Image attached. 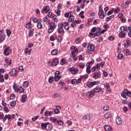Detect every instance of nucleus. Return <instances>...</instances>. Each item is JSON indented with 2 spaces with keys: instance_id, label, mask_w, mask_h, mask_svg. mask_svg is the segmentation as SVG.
Listing matches in <instances>:
<instances>
[{
  "instance_id": "9d476101",
  "label": "nucleus",
  "mask_w": 131,
  "mask_h": 131,
  "mask_svg": "<svg viewBox=\"0 0 131 131\" xmlns=\"http://www.w3.org/2000/svg\"><path fill=\"white\" fill-rule=\"evenodd\" d=\"M69 71L71 72L72 74H75V73H77L78 69H75L74 67H72L69 68Z\"/></svg>"
},
{
  "instance_id": "603ef678",
  "label": "nucleus",
  "mask_w": 131,
  "mask_h": 131,
  "mask_svg": "<svg viewBox=\"0 0 131 131\" xmlns=\"http://www.w3.org/2000/svg\"><path fill=\"white\" fill-rule=\"evenodd\" d=\"M31 26H32V25H31V23H28L26 25V28H27V29H30L31 28Z\"/></svg>"
},
{
  "instance_id": "7ed1b4c3",
  "label": "nucleus",
  "mask_w": 131,
  "mask_h": 131,
  "mask_svg": "<svg viewBox=\"0 0 131 131\" xmlns=\"http://www.w3.org/2000/svg\"><path fill=\"white\" fill-rule=\"evenodd\" d=\"M95 96V91L93 90L89 91L86 93V96L89 98H93Z\"/></svg>"
},
{
  "instance_id": "a211bd4d",
  "label": "nucleus",
  "mask_w": 131,
  "mask_h": 131,
  "mask_svg": "<svg viewBox=\"0 0 131 131\" xmlns=\"http://www.w3.org/2000/svg\"><path fill=\"white\" fill-rule=\"evenodd\" d=\"M53 129V125L50 123V122H47V125L46 126V130H52Z\"/></svg>"
},
{
  "instance_id": "4468645a",
  "label": "nucleus",
  "mask_w": 131,
  "mask_h": 131,
  "mask_svg": "<svg viewBox=\"0 0 131 131\" xmlns=\"http://www.w3.org/2000/svg\"><path fill=\"white\" fill-rule=\"evenodd\" d=\"M124 48L127 49L128 47H131V42L129 40H126L124 43Z\"/></svg>"
},
{
  "instance_id": "a18cd8bd",
  "label": "nucleus",
  "mask_w": 131,
  "mask_h": 131,
  "mask_svg": "<svg viewBox=\"0 0 131 131\" xmlns=\"http://www.w3.org/2000/svg\"><path fill=\"white\" fill-rule=\"evenodd\" d=\"M71 14H72V12H70L69 13H66L64 14V17L66 18H69L70 16H71Z\"/></svg>"
},
{
  "instance_id": "cd10ccee",
  "label": "nucleus",
  "mask_w": 131,
  "mask_h": 131,
  "mask_svg": "<svg viewBox=\"0 0 131 131\" xmlns=\"http://www.w3.org/2000/svg\"><path fill=\"white\" fill-rule=\"evenodd\" d=\"M105 130L106 131H111L112 130V127L109 125H105L104 127Z\"/></svg>"
},
{
  "instance_id": "0e129e2a",
  "label": "nucleus",
  "mask_w": 131,
  "mask_h": 131,
  "mask_svg": "<svg viewBox=\"0 0 131 131\" xmlns=\"http://www.w3.org/2000/svg\"><path fill=\"white\" fill-rule=\"evenodd\" d=\"M54 30H55V29H52V28H50L48 29V33H52V32H53L54 31Z\"/></svg>"
},
{
  "instance_id": "ddd939ff",
  "label": "nucleus",
  "mask_w": 131,
  "mask_h": 131,
  "mask_svg": "<svg viewBox=\"0 0 131 131\" xmlns=\"http://www.w3.org/2000/svg\"><path fill=\"white\" fill-rule=\"evenodd\" d=\"M59 64V59L57 58H55L52 60V65L53 67H54L55 66H57Z\"/></svg>"
},
{
  "instance_id": "423d86ee",
  "label": "nucleus",
  "mask_w": 131,
  "mask_h": 131,
  "mask_svg": "<svg viewBox=\"0 0 131 131\" xmlns=\"http://www.w3.org/2000/svg\"><path fill=\"white\" fill-rule=\"evenodd\" d=\"M98 15L100 19H104L105 18V14H104V11L102 9L100 8L98 11Z\"/></svg>"
},
{
  "instance_id": "58836bf2",
  "label": "nucleus",
  "mask_w": 131,
  "mask_h": 131,
  "mask_svg": "<svg viewBox=\"0 0 131 131\" xmlns=\"http://www.w3.org/2000/svg\"><path fill=\"white\" fill-rule=\"evenodd\" d=\"M17 104V102H16V101H12L10 103V106L11 107H15V106H16V104Z\"/></svg>"
},
{
  "instance_id": "774afa93",
  "label": "nucleus",
  "mask_w": 131,
  "mask_h": 131,
  "mask_svg": "<svg viewBox=\"0 0 131 131\" xmlns=\"http://www.w3.org/2000/svg\"><path fill=\"white\" fill-rule=\"evenodd\" d=\"M123 57V55H122V54H119L118 55V58L120 60V59H122Z\"/></svg>"
},
{
  "instance_id": "2f4dec72",
  "label": "nucleus",
  "mask_w": 131,
  "mask_h": 131,
  "mask_svg": "<svg viewBox=\"0 0 131 131\" xmlns=\"http://www.w3.org/2000/svg\"><path fill=\"white\" fill-rule=\"evenodd\" d=\"M34 32V29H32L29 31V37H32L33 36V32Z\"/></svg>"
},
{
  "instance_id": "a19ab883",
  "label": "nucleus",
  "mask_w": 131,
  "mask_h": 131,
  "mask_svg": "<svg viewBox=\"0 0 131 131\" xmlns=\"http://www.w3.org/2000/svg\"><path fill=\"white\" fill-rule=\"evenodd\" d=\"M29 85V83H28V81H26L24 82L23 86L24 88H28Z\"/></svg>"
},
{
  "instance_id": "79ce46f5",
  "label": "nucleus",
  "mask_w": 131,
  "mask_h": 131,
  "mask_svg": "<svg viewBox=\"0 0 131 131\" xmlns=\"http://www.w3.org/2000/svg\"><path fill=\"white\" fill-rule=\"evenodd\" d=\"M13 89L14 90V91L17 93V90H18V85L15 83L13 85Z\"/></svg>"
},
{
  "instance_id": "864d4df0",
  "label": "nucleus",
  "mask_w": 131,
  "mask_h": 131,
  "mask_svg": "<svg viewBox=\"0 0 131 131\" xmlns=\"http://www.w3.org/2000/svg\"><path fill=\"white\" fill-rule=\"evenodd\" d=\"M87 119H88L89 120L92 119V118H93V115L92 114H87Z\"/></svg>"
},
{
  "instance_id": "1a4fd4ad",
  "label": "nucleus",
  "mask_w": 131,
  "mask_h": 131,
  "mask_svg": "<svg viewBox=\"0 0 131 131\" xmlns=\"http://www.w3.org/2000/svg\"><path fill=\"white\" fill-rule=\"evenodd\" d=\"M127 89H124L123 92L121 94V97L124 99H126V100H127Z\"/></svg>"
},
{
  "instance_id": "473e14b6",
  "label": "nucleus",
  "mask_w": 131,
  "mask_h": 131,
  "mask_svg": "<svg viewBox=\"0 0 131 131\" xmlns=\"http://www.w3.org/2000/svg\"><path fill=\"white\" fill-rule=\"evenodd\" d=\"M58 54V50L56 49H54L51 51V55L53 56H56Z\"/></svg>"
},
{
  "instance_id": "bb28decb",
  "label": "nucleus",
  "mask_w": 131,
  "mask_h": 131,
  "mask_svg": "<svg viewBox=\"0 0 131 131\" xmlns=\"http://www.w3.org/2000/svg\"><path fill=\"white\" fill-rule=\"evenodd\" d=\"M51 121H52L53 123H55V124H57V123L58 122V120H57V118L51 117L50 118Z\"/></svg>"
},
{
  "instance_id": "338daca9",
  "label": "nucleus",
  "mask_w": 131,
  "mask_h": 131,
  "mask_svg": "<svg viewBox=\"0 0 131 131\" xmlns=\"http://www.w3.org/2000/svg\"><path fill=\"white\" fill-rule=\"evenodd\" d=\"M59 94H58V93H55V94H54L53 95L52 98H58V97H59Z\"/></svg>"
},
{
  "instance_id": "6ab92c4d",
  "label": "nucleus",
  "mask_w": 131,
  "mask_h": 131,
  "mask_svg": "<svg viewBox=\"0 0 131 131\" xmlns=\"http://www.w3.org/2000/svg\"><path fill=\"white\" fill-rule=\"evenodd\" d=\"M56 109L54 110V112L55 114H58L60 113V110H61V106L57 105L55 106Z\"/></svg>"
},
{
  "instance_id": "412c9836",
  "label": "nucleus",
  "mask_w": 131,
  "mask_h": 131,
  "mask_svg": "<svg viewBox=\"0 0 131 131\" xmlns=\"http://www.w3.org/2000/svg\"><path fill=\"white\" fill-rule=\"evenodd\" d=\"M75 18V17L73 15V12H72V13H71V15H70L68 19L69 22H73Z\"/></svg>"
},
{
  "instance_id": "69168bd1",
  "label": "nucleus",
  "mask_w": 131,
  "mask_h": 131,
  "mask_svg": "<svg viewBox=\"0 0 131 131\" xmlns=\"http://www.w3.org/2000/svg\"><path fill=\"white\" fill-rule=\"evenodd\" d=\"M48 66L53 67V62H52V61H50V60L48 61Z\"/></svg>"
},
{
  "instance_id": "20e7f679",
  "label": "nucleus",
  "mask_w": 131,
  "mask_h": 131,
  "mask_svg": "<svg viewBox=\"0 0 131 131\" xmlns=\"http://www.w3.org/2000/svg\"><path fill=\"white\" fill-rule=\"evenodd\" d=\"M49 11L50 6L49 5H47L46 6L43 7V8L41 10V13L42 14H45V13L48 14Z\"/></svg>"
},
{
  "instance_id": "6e6552de",
  "label": "nucleus",
  "mask_w": 131,
  "mask_h": 131,
  "mask_svg": "<svg viewBox=\"0 0 131 131\" xmlns=\"http://www.w3.org/2000/svg\"><path fill=\"white\" fill-rule=\"evenodd\" d=\"M11 50H10V47H7L4 50L3 54L5 56H10V55H11Z\"/></svg>"
},
{
  "instance_id": "f3484780",
  "label": "nucleus",
  "mask_w": 131,
  "mask_h": 131,
  "mask_svg": "<svg viewBox=\"0 0 131 131\" xmlns=\"http://www.w3.org/2000/svg\"><path fill=\"white\" fill-rule=\"evenodd\" d=\"M101 76V72H100V71L97 70L96 72L95 73L94 76H93L94 78H99Z\"/></svg>"
},
{
  "instance_id": "aec40b11",
  "label": "nucleus",
  "mask_w": 131,
  "mask_h": 131,
  "mask_svg": "<svg viewBox=\"0 0 131 131\" xmlns=\"http://www.w3.org/2000/svg\"><path fill=\"white\" fill-rule=\"evenodd\" d=\"M116 122L117 124H119L120 125L122 123V120H121V118L119 117H117L116 119Z\"/></svg>"
},
{
  "instance_id": "052dcab7",
  "label": "nucleus",
  "mask_w": 131,
  "mask_h": 131,
  "mask_svg": "<svg viewBox=\"0 0 131 131\" xmlns=\"http://www.w3.org/2000/svg\"><path fill=\"white\" fill-rule=\"evenodd\" d=\"M96 29H97V27H96L92 28L91 29V32H92V33L96 32Z\"/></svg>"
},
{
  "instance_id": "2eb2a0df",
  "label": "nucleus",
  "mask_w": 131,
  "mask_h": 131,
  "mask_svg": "<svg viewBox=\"0 0 131 131\" xmlns=\"http://www.w3.org/2000/svg\"><path fill=\"white\" fill-rule=\"evenodd\" d=\"M61 25H62V27H64L65 30H69V23L64 22L61 24Z\"/></svg>"
},
{
  "instance_id": "3c124183",
  "label": "nucleus",
  "mask_w": 131,
  "mask_h": 131,
  "mask_svg": "<svg viewBox=\"0 0 131 131\" xmlns=\"http://www.w3.org/2000/svg\"><path fill=\"white\" fill-rule=\"evenodd\" d=\"M104 86L105 89H110V84L108 83H105L104 84Z\"/></svg>"
},
{
  "instance_id": "6e6d98bb",
  "label": "nucleus",
  "mask_w": 131,
  "mask_h": 131,
  "mask_svg": "<svg viewBox=\"0 0 131 131\" xmlns=\"http://www.w3.org/2000/svg\"><path fill=\"white\" fill-rule=\"evenodd\" d=\"M71 58H72L74 61H77V57H76V55H71Z\"/></svg>"
},
{
  "instance_id": "c9c22d12",
  "label": "nucleus",
  "mask_w": 131,
  "mask_h": 131,
  "mask_svg": "<svg viewBox=\"0 0 131 131\" xmlns=\"http://www.w3.org/2000/svg\"><path fill=\"white\" fill-rule=\"evenodd\" d=\"M18 92V93H24V89H23V88L20 86L17 89V92Z\"/></svg>"
},
{
  "instance_id": "f704fd0d",
  "label": "nucleus",
  "mask_w": 131,
  "mask_h": 131,
  "mask_svg": "<svg viewBox=\"0 0 131 131\" xmlns=\"http://www.w3.org/2000/svg\"><path fill=\"white\" fill-rule=\"evenodd\" d=\"M131 52L128 49L126 50V52L124 54V55L126 56V57H127L128 56H130Z\"/></svg>"
},
{
  "instance_id": "4c0bfd02",
  "label": "nucleus",
  "mask_w": 131,
  "mask_h": 131,
  "mask_svg": "<svg viewBox=\"0 0 131 131\" xmlns=\"http://www.w3.org/2000/svg\"><path fill=\"white\" fill-rule=\"evenodd\" d=\"M48 81L49 83H53L54 82V77L50 76L49 78Z\"/></svg>"
},
{
  "instance_id": "a878e982",
  "label": "nucleus",
  "mask_w": 131,
  "mask_h": 131,
  "mask_svg": "<svg viewBox=\"0 0 131 131\" xmlns=\"http://www.w3.org/2000/svg\"><path fill=\"white\" fill-rule=\"evenodd\" d=\"M27 101V95H23L21 97V102L22 103H25Z\"/></svg>"
},
{
  "instance_id": "72a5a7b5",
  "label": "nucleus",
  "mask_w": 131,
  "mask_h": 131,
  "mask_svg": "<svg viewBox=\"0 0 131 131\" xmlns=\"http://www.w3.org/2000/svg\"><path fill=\"white\" fill-rule=\"evenodd\" d=\"M47 123H41V127L42 129H47Z\"/></svg>"
},
{
  "instance_id": "680f3d73",
  "label": "nucleus",
  "mask_w": 131,
  "mask_h": 131,
  "mask_svg": "<svg viewBox=\"0 0 131 131\" xmlns=\"http://www.w3.org/2000/svg\"><path fill=\"white\" fill-rule=\"evenodd\" d=\"M52 12L50 11L49 12L48 14L46 15V16L48 17V18H51V17H52Z\"/></svg>"
},
{
  "instance_id": "4d7b16f0",
  "label": "nucleus",
  "mask_w": 131,
  "mask_h": 131,
  "mask_svg": "<svg viewBox=\"0 0 131 131\" xmlns=\"http://www.w3.org/2000/svg\"><path fill=\"white\" fill-rule=\"evenodd\" d=\"M103 110H104V111H108V110H109V106L107 105H104L103 106Z\"/></svg>"
},
{
  "instance_id": "e2e57ef3",
  "label": "nucleus",
  "mask_w": 131,
  "mask_h": 131,
  "mask_svg": "<svg viewBox=\"0 0 131 131\" xmlns=\"http://www.w3.org/2000/svg\"><path fill=\"white\" fill-rule=\"evenodd\" d=\"M57 123L58 124V125H63V124H64V123L62 121H57Z\"/></svg>"
},
{
  "instance_id": "b1692460",
  "label": "nucleus",
  "mask_w": 131,
  "mask_h": 131,
  "mask_svg": "<svg viewBox=\"0 0 131 131\" xmlns=\"http://www.w3.org/2000/svg\"><path fill=\"white\" fill-rule=\"evenodd\" d=\"M95 93H103V90H102V88L97 87L93 90Z\"/></svg>"
},
{
  "instance_id": "7c9ffc66",
  "label": "nucleus",
  "mask_w": 131,
  "mask_h": 131,
  "mask_svg": "<svg viewBox=\"0 0 131 131\" xmlns=\"http://www.w3.org/2000/svg\"><path fill=\"white\" fill-rule=\"evenodd\" d=\"M56 27H57V26H56V24L54 22H52L50 24V28H52L53 29H56Z\"/></svg>"
},
{
  "instance_id": "dca6fc26",
  "label": "nucleus",
  "mask_w": 131,
  "mask_h": 131,
  "mask_svg": "<svg viewBox=\"0 0 131 131\" xmlns=\"http://www.w3.org/2000/svg\"><path fill=\"white\" fill-rule=\"evenodd\" d=\"M86 66L87 68L86 69V71L88 74H90L91 72H92V71H91V63H90L89 62H87Z\"/></svg>"
},
{
  "instance_id": "09e8293b",
  "label": "nucleus",
  "mask_w": 131,
  "mask_h": 131,
  "mask_svg": "<svg viewBox=\"0 0 131 131\" xmlns=\"http://www.w3.org/2000/svg\"><path fill=\"white\" fill-rule=\"evenodd\" d=\"M6 33L7 34V36H8V37H9V36H11V34H12V32H11V31L10 30L7 29Z\"/></svg>"
},
{
  "instance_id": "f03ea898",
  "label": "nucleus",
  "mask_w": 131,
  "mask_h": 131,
  "mask_svg": "<svg viewBox=\"0 0 131 131\" xmlns=\"http://www.w3.org/2000/svg\"><path fill=\"white\" fill-rule=\"evenodd\" d=\"M71 50H72L71 56H77V54H78V50H77V48H76V46H71Z\"/></svg>"
},
{
  "instance_id": "c03bdc74",
  "label": "nucleus",
  "mask_w": 131,
  "mask_h": 131,
  "mask_svg": "<svg viewBox=\"0 0 131 131\" xmlns=\"http://www.w3.org/2000/svg\"><path fill=\"white\" fill-rule=\"evenodd\" d=\"M89 37H93V38H94V37H96V34L93 33L92 32L89 33Z\"/></svg>"
},
{
  "instance_id": "4be33fe9",
  "label": "nucleus",
  "mask_w": 131,
  "mask_h": 131,
  "mask_svg": "<svg viewBox=\"0 0 131 131\" xmlns=\"http://www.w3.org/2000/svg\"><path fill=\"white\" fill-rule=\"evenodd\" d=\"M12 118V116H11V115L9 114V115H6L4 117V118L3 119V122H6L7 119L8 120H10V119H11Z\"/></svg>"
},
{
  "instance_id": "5fc2aeb1",
  "label": "nucleus",
  "mask_w": 131,
  "mask_h": 131,
  "mask_svg": "<svg viewBox=\"0 0 131 131\" xmlns=\"http://www.w3.org/2000/svg\"><path fill=\"white\" fill-rule=\"evenodd\" d=\"M38 118H39V117H38V116H35V117H33L32 118V120L33 121H36V120H37V119H38Z\"/></svg>"
},
{
  "instance_id": "f257e3e1",
  "label": "nucleus",
  "mask_w": 131,
  "mask_h": 131,
  "mask_svg": "<svg viewBox=\"0 0 131 131\" xmlns=\"http://www.w3.org/2000/svg\"><path fill=\"white\" fill-rule=\"evenodd\" d=\"M100 83V81H95L93 82H87L86 83V86L88 88H93L94 85H97V84H99Z\"/></svg>"
},
{
  "instance_id": "9b49d317",
  "label": "nucleus",
  "mask_w": 131,
  "mask_h": 131,
  "mask_svg": "<svg viewBox=\"0 0 131 131\" xmlns=\"http://www.w3.org/2000/svg\"><path fill=\"white\" fill-rule=\"evenodd\" d=\"M95 45H91L89 44L87 47V50L88 51H89V52H94V51H95Z\"/></svg>"
},
{
  "instance_id": "0eeeda50",
  "label": "nucleus",
  "mask_w": 131,
  "mask_h": 131,
  "mask_svg": "<svg viewBox=\"0 0 131 131\" xmlns=\"http://www.w3.org/2000/svg\"><path fill=\"white\" fill-rule=\"evenodd\" d=\"M17 74H18V72L15 69H12L9 72V75L10 76H16Z\"/></svg>"
},
{
  "instance_id": "393cba45",
  "label": "nucleus",
  "mask_w": 131,
  "mask_h": 131,
  "mask_svg": "<svg viewBox=\"0 0 131 131\" xmlns=\"http://www.w3.org/2000/svg\"><path fill=\"white\" fill-rule=\"evenodd\" d=\"M130 1H127L123 5V9H126V8H128L129 4H130Z\"/></svg>"
},
{
  "instance_id": "c756f323",
  "label": "nucleus",
  "mask_w": 131,
  "mask_h": 131,
  "mask_svg": "<svg viewBox=\"0 0 131 131\" xmlns=\"http://www.w3.org/2000/svg\"><path fill=\"white\" fill-rule=\"evenodd\" d=\"M5 39H6V34H4L2 35L0 37L1 43H2V42H3V41H4V40H5Z\"/></svg>"
},
{
  "instance_id": "de8ad7c7",
  "label": "nucleus",
  "mask_w": 131,
  "mask_h": 131,
  "mask_svg": "<svg viewBox=\"0 0 131 131\" xmlns=\"http://www.w3.org/2000/svg\"><path fill=\"white\" fill-rule=\"evenodd\" d=\"M63 39V37L61 36L57 37V40L58 42H61Z\"/></svg>"
},
{
  "instance_id": "39448f33",
  "label": "nucleus",
  "mask_w": 131,
  "mask_h": 131,
  "mask_svg": "<svg viewBox=\"0 0 131 131\" xmlns=\"http://www.w3.org/2000/svg\"><path fill=\"white\" fill-rule=\"evenodd\" d=\"M63 25L62 24H58V28L57 29V32L59 34H63L64 29H63Z\"/></svg>"
},
{
  "instance_id": "bf43d9fd",
  "label": "nucleus",
  "mask_w": 131,
  "mask_h": 131,
  "mask_svg": "<svg viewBox=\"0 0 131 131\" xmlns=\"http://www.w3.org/2000/svg\"><path fill=\"white\" fill-rule=\"evenodd\" d=\"M79 66L80 68H84V63L83 62H80L79 64Z\"/></svg>"
},
{
  "instance_id": "49530a36",
  "label": "nucleus",
  "mask_w": 131,
  "mask_h": 131,
  "mask_svg": "<svg viewBox=\"0 0 131 131\" xmlns=\"http://www.w3.org/2000/svg\"><path fill=\"white\" fill-rule=\"evenodd\" d=\"M58 84L61 85V88H65L66 86V84L65 83L63 82V81H60L58 83Z\"/></svg>"
},
{
  "instance_id": "e433bc0d",
  "label": "nucleus",
  "mask_w": 131,
  "mask_h": 131,
  "mask_svg": "<svg viewBox=\"0 0 131 131\" xmlns=\"http://www.w3.org/2000/svg\"><path fill=\"white\" fill-rule=\"evenodd\" d=\"M37 27L38 29H41L42 28V24L40 22L37 23Z\"/></svg>"
},
{
  "instance_id": "ea45409f",
  "label": "nucleus",
  "mask_w": 131,
  "mask_h": 131,
  "mask_svg": "<svg viewBox=\"0 0 131 131\" xmlns=\"http://www.w3.org/2000/svg\"><path fill=\"white\" fill-rule=\"evenodd\" d=\"M66 63V59L64 58H62L60 61V65H64V64Z\"/></svg>"
},
{
  "instance_id": "c85d7f7f",
  "label": "nucleus",
  "mask_w": 131,
  "mask_h": 131,
  "mask_svg": "<svg viewBox=\"0 0 131 131\" xmlns=\"http://www.w3.org/2000/svg\"><path fill=\"white\" fill-rule=\"evenodd\" d=\"M112 116V114H111V113H107L104 114V117L105 118V119H107V118H110Z\"/></svg>"
},
{
  "instance_id": "f8f14e48",
  "label": "nucleus",
  "mask_w": 131,
  "mask_h": 131,
  "mask_svg": "<svg viewBox=\"0 0 131 131\" xmlns=\"http://www.w3.org/2000/svg\"><path fill=\"white\" fill-rule=\"evenodd\" d=\"M80 81H81V78H79L77 80L76 79H73L71 80V83L72 84H75L77 83V84H78V83H80Z\"/></svg>"
},
{
  "instance_id": "8fccbe9b",
  "label": "nucleus",
  "mask_w": 131,
  "mask_h": 131,
  "mask_svg": "<svg viewBox=\"0 0 131 131\" xmlns=\"http://www.w3.org/2000/svg\"><path fill=\"white\" fill-rule=\"evenodd\" d=\"M60 78H61V77L59 76H55L54 80L55 81H58V80H60Z\"/></svg>"
},
{
  "instance_id": "13d9d810",
  "label": "nucleus",
  "mask_w": 131,
  "mask_h": 131,
  "mask_svg": "<svg viewBox=\"0 0 131 131\" xmlns=\"http://www.w3.org/2000/svg\"><path fill=\"white\" fill-rule=\"evenodd\" d=\"M32 20L34 23H37V21H38L37 18L34 17H32Z\"/></svg>"
},
{
  "instance_id": "5701e85b",
  "label": "nucleus",
  "mask_w": 131,
  "mask_h": 131,
  "mask_svg": "<svg viewBox=\"0 0 131 131\" xmlns=\"http://www.w3.org/2000/svg\"><path fill=\"white\" fill-rule=\"evenodd\" d=\"M119 37H122V38H125L126 36V33L124 32H120L119 34Z\"/></svg>"
},
{
  "instance_id": "37998d69",
  "label": "nucleus",
  "mask_w": 131,
  "mask_h": 131,
  "mask_svg": "<svg viewBox=\"0 0 131 131\" xmlns=\"http://www.w3.org/2000/svg\"><path fill=\"white\" fill-rule=\"evenodd\" d=\"M55 13H56V14H57V16H60V15H61V10H60L59 9H56L55 10Z\"/></svg>"
}]
</instances>
